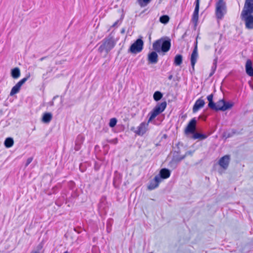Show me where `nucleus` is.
<instances>
[{
	"label": "nucleus",
	"mask_w": 253,
	"mask_h": 253,
	"mask_svg": "<svg viewBox=\"0 0 253 253\" xmlns=\"http://www.w3.org/2000/svg\"><path fill=\"white\" fill-rule=\"evenodd\" d=\"M213 95L211 94L207 96V99L209 101L208 107L211 109V108L214 107V102L213 101Z\"/></svg>",
	"instance_id": "obj_27"
},
{
	"label": "nucleus",
	"mask_w": 253,
	"mask_h": 253,
	"mask_svg": "<svg viewBox=\"0 0 253 253\" xmlns=\"http://www.w3.org/2000/svg\"><path fill=\"white\" fill-rule=\"evenodd\" d=\"M197 120L195 118H193L188 124L185 129L184 132L186 135L193 134L196 128Z\"/></svg>",
	"instance_id": "obj_7"
},
{
	"label": "nucleus",
	"mask_w": 253,
	"mask_h": 253,
	"mask_svg": "<svg viewBox=\"0 0 253 253\" xmlns=\"http://www.w3.org/2000/svg\"><path fill=\"white\" fill-rule=\"evenodd\" d=\"M186 35H187V34H186V32H185V33L182 35V39H184V37H185Z\"/></svg>",
	"instance_id": "obj_45"
},
{
	"label": "nucleus",
	"mask_w": 253,
	"mask_h": 253,
	"mask_svg": "<svg viewBox=\"0 0 253 253\" xmlns=\"http://www.w3.org/2000/svg\"><path fill=\"white\" fill-rule=\"evenodd\" d=\"M45 58H46V57H42L41 58H40V61H42L43 60H44Z\"/></svg>",
	"instance_id": "obj_47"
},
{
	"label": "nucleus",
	"mask_w": 253,
	"mask_h": 253,
	"mask_svg": "<svg viewBox=\"0 0 253 253\" xmlns=\"http://www.w3.org/2000/svg\"><path fill=\"white\" fill-rule=\"evenodd\" d=\"M171 47V41L169 37L162 38L156 41L153 43L154 51L148 54V60L151 64H156L158 61V55L157 52L166 53L169 51Z\"/></svg>",
	"instance_id": "obj_1"
},
{
	"label": "nucleus",
	"mask_w": 253,
	"mask_h": 253,
	"mask_svg": "<svg viewBox=\"0 0 253 253\" xmlns=\"http://www.w3.org/2000/svg\"><path fill=\"white\" fill-rule=\"evenodd\" d=\"M190 153L191 152L190 151H187L185 155L186 156L188 154H190Z\"/></svg>",
	"instance_id": "obj_49"
},
{
	"label": "nucleus",
	"mask_w": 253,
	"mask_h": 253,
	"mask_svg": "<svg viewBox=\"0 0 253 253\" xmlns=\"http://www.w3.org/2000/svg\"><path fill=\"white\" fill-rule=\"evenodd\" d=\"M117 120L115 118H113L110 119L109 125L111 127H114L117 124Z\"/></svg>",
	"instance_id": "obj_30"
},
{
	"label": "nucleus",
	"mask_w": 253,
	"mask_h": 253,
	"mask_svg": "<svg viewBox=\"0 0 253 253\" xmlns=\"http://www.w3.org/2000/svg\"><path fill=\"white\" fill-rule=\"evenodd\" d=\"M195 9L194 11V13H199V6H200V0H196L195 1Z\"/></svg>",
	"instance_id": "obj_31"
},
{
	"label": "nucleus",
	"mask_w": 253,
	"mask_h": 253,
	"mask_svg": "<svg viewBox=\"0 0 253 253\" xmlns=\"http://www.w3.org/2000/svg\"><path fill=\"white\" fill-rule=\"evenodd\" d=\"M216 65V60L215 59L214 60V62H213V65L212 66V71L213 70V69H214V67H215V65Z\"/></svg>",
	"instance_id": "obj_39"
},
{
	"label": "nucleus",
	"mask_w": 253,
	"mask_h": 253,
	"mask_svg": "<svg viewBox=\"0 0 253 253\" xmlns=\"http://www.w3.org/2000/svg\"><path fill=\"white\" fill-rule=\"evenodd\" d=\"M14 144V140L11 137H7L5 139L4 144L6 148L11 147Z\"/></svg>",
	"instance_id": "obj_25"
},
{
	"label": "nucleus",
	"mask_w": 253,
	"mask_h": 253,
	"mask_svg": "<svg viewBox=\"0 0 253 253\" xmlns=\"http://www.w3.org/2000/svg\"><path fill=\"white\" fill-rule=\"evenodd\" d=\"M148 124H146L144 122L141 123L140 125L138 126L137 129L134 131V132L139 136H142L147 130V126Z\"/></svg>",
	"instance_id": "obj_12"
},
{
	"label": "nucleus",
	"mask_w": 253,
	"mask_h": 253,
	"mask_svg": "<svg viewBox=\"0 0 253 253\" xmlns=\"http://www.w3.org/2000/svg\"><path fill=\"white\" fill-rule=\"evenodd\" d=\"M183 57L181 54H177L174 57V64L175 66H179L182 63Z\"/></svg>",
	"instance_id": "obj_22"
},
{
	"label": "nucleus",
	"mask_w": 253,
	"mask_h": 253,
	"mask_svg": "<svg viewBox=\"0 0 253 253\" xmlns=\"http://www.w3.org/2000/svg\"><path fill=\"white\" fill-rule=\"evenodd\" d=\"M49 105L50 106H52L54 105V102L53 101H50L49 103H48Z\"/></svg>",
	"instance_id": "obj_41"
},
{
	"label": "nucleus",
	"mask_w": 253,
	"mask_h": 253,
	"mask_svg": "<svg viewBox=\"0 0 253 253\" xmlns=\"http://www.w3.org/2000/svg\"><path fill=\"white\" fill-rule=\"evenodd\" d=\"M143 41L141 39H137L130 46L128 52L137 53L141 52L143 49Z\"/></svg>",
	"instance_id": "obj_5"
},
{
	"label": "nucleus",
	"mask_w": 253,
	"mask_h": 253,
	"mask_svg": "<svg viewBox=\"0 0 253 253\" xmlns=\"http://www.w3.org/2000/svg\"><path fill=\"white\" fill-rule=\"evenodd\" d=\"M119 22V20H117V21H116L114 24L113 25V27H115V26H117L118 24V23Z\"/></svg>",
	"instance_id": "obj_40"
},
{
	"label": "nucleus",
	"mask_w": 253,
	"mask_h": 253,
	"mask_svg": "<svg viewBox=\"0 0 253 253\" xmlns=\"http://www.w3.org/2000/svg\"><path fill=\"white\" fill-rule=\"evenodd\" d=\"M208 137V135L205 134H201L198 132H195L192 135V138L194 139H199L204 140Z\"/></svg>",
	"instance_id": "obj_23"
},
{
	"label": "nucleus",
	"mask_w": 253,
	"mask_h": 253,
	"mask_svg": "<svg viewBox=\"0 0 253 253\" xmlns=\"http://www.w3.org/2000/svg\"><path fill=\"white\" fill-rule=\"evenodd\" d=\"M148 35H149V40H151V33H149Z\"/></svg>",
	"instance_id": "obj_46"
},
{
	"label": "nucleus",
	"mask_w": 253,
	"mask_h": 253,
	"mask_svg": "<svg viewBox=\"0 0 253 253\" xmlns=\"http://www.w3.org/2000/svg\"><path fill=\"white\" fill-rule=\"evenodd\" d=\"M74 230L78 234L80 233L81 232L80 229L79 228H75Z\"/></svg>",
	"instance_id": "obj_38"
},
{
	"label": "nucleus",
	"mask_w": 253,
	"mask_h": 253,
	"mask_svg": "<svg viewBox=\"0 0 253 253\" xmlns=\"http://www.w3.org/2000/svg\"><path fill=\"white\" fill-rule=\"evenodd\" d=\"M133 129H134V127H132V128H131V130H133Z\"/></svg>",
	"instance_id": "obj_54"
},
{
	"label": "nucleus",
	"mask_w": 253,
	"mask_h": 253,
	"mask_svg": "<svg viewBox=\"0 0 253 253\" xmlns=\"http://www.w3.org/2000/svg\"><path fill=\"white\" fill-rule=\"evenodd\" d=\"M230 160V157L229 155H226L221 157L219 161L218 164L219 166L222 167L223 169H227Z\"/></svg>",
	"instance_id": "obj_10"
},
{
	"label": "nucleus",
	"mask_w": 253,
	"mask_h": 253,
	"mask_svg": "<svg viewBox=\"0 0 253 253\" xmlns=\"http://www.w3.org/2000/svg\"><path fill=\"white\" fill-rule=\"evenodd\" d=\"M56 97H57V96H54V97L53 98V100L55 99V98H56Z\"/></svg>",
	"instance_id": "obj_53"
},
{
	"label": "nucleus",
	"mask_w": 253,
	"mask_h": 253,
	"mask_svg": "<svg viewBox=\"0 0 253 253\" xmlns=\"http://www.w3.org/2000/svg\"><path fill=\"white\" fill-rule=\"evenodd\" d=\"M64 253H70L68 252V251H65Z\"/></svg>",
	"instance_id": "obj_52"
},
{
	"label": "nucleus",
	"mask_w": 253,
	"mask_h": 253,
	"mask_svg": "<svg viewBox=\"0 0 253 253\" xmlns=\"http://www.w3.org/2000/svg\"><path fill=\"white\" fill-rule=\"evenodd\" d=\"M151 0H138L139 4L142 6H145L148 4Z\"/></svg>",
	"instance_id": "obj_33"
},
{
	"label": "nucleus",
	"mask_w": 253,
	"mask_h": 253,
	"mask_svg": "<svg viewBox=\"0 0 253 253\" xmlns=\"http://www.w3.org/2000/svg\"><path fill=\"white\" fill-rule=\"evenodd\" d=\"M116 45V42L113 37H108L104 39L102 41V43L98 48V51L102 53L105 51L106 54H108Z\"/></svg>",
	"instance_id": "obj_2"
},
{
	"label": "nucleus",
	"mask_w": 253,
	"mask_h": 253,
	"mask_svg": "<svg viewBox=\"0 0 253 253\" xmlns=\"http://www.w3.org/2000/svg\"><path fill=\"white\" fill-rule=\"evenodd\" d=\"M33 161V158L30 157L28 158L27 160L26 163L25 164V167H27Z\"/></svg>",
	"instance_id": "obj_35"
},
{
	"label": "nucleus",
	"mask_w": 253,
	"mask_h": 253,
	"mask_svg": "<svg viewBox=\"0 0 253 253\" xmlns=\"http://www.w3.org/2000/svg\"><path fill=\"white\" fill-rule=\"evenodd\" d=\"M245 69L246 73L251 77H253V67L252 62L248 59L246 63Z\"/></svg>",
	"instance_id": "obj_16"
},
{
	"label": "nucleus",
	"mask_w": 253,
	"mask_h": 253,
	"mask_svg": "<svg viewBox=\"0 0 253 253\" xmlns=\"http://www.w3.org/2000/svg\"><path fill=\"white\" fill-rule=\"evenodd\" d=\"M197 43L198 42L196 41L194 42V47L190 58L191 64L193 70L194 69V66L198 57Z\"/></svg>",
	"instance_id": "obj_9"
},
{
	"label": "nucleus",
	"mask_w": 253,
	"mask_h": 253,
	"mask_svg": "<svg viewBox=\"0 0 253 253\" xmlns=\"http://www.w3.org/2000/svg\"><path fill=\"white\" fill-rule=\"evenodd\" d=\"M241 18L244 22L247 29H253V14H241Z\"/></svg>",
	"instance_id": "obj_6"
},
{
	"label": "nucleus",
	"mask_w": 253,
	"mask_h": 253,
	"mask_svg": "<svg viewBox=\"0 0 253 253\" xmlns=\"http://www.w3.org/2000/svg\"><path fill=\"white\" fill-rule=\"evenodd\" d=\"M253 13V0H245L243 9L241 14Z\"/></svg>",
	"instance_id": "obj_8"
},
{
	"label": "nucleus",
	"mask_w": 253,
	"mask_h": 253,
	"mask_svg": "<svg viewBox=\"0 0 253 253\" xmlns=\"http://www.w3.org/2000/svg\"><path fill=\"white\" fill-rule=\"evenodd\" d=\"M234 105V103L233 102H227L224 100V103L222 107H221L219 109L220 111H225L227 110L231 109Z\"/></svg>",
	"instance_id": "obj_19"
},
{
	"label": "nucleus",
	"mask_w": 253,
	"mask_h": 253,
	"mask_svg": "<svg viewBox=\"0 0 253 253\" xmlns=\"http://www.w3.org/2000/svg\"><path fill=\"white\" fill-rule=\"evenodd\" d=\"M199 19V13L193 12L192 17V21L194 23L195 25L196 26Z\"/></svg>",
	"instance_id": "obj_29"
},
{
	"label": "nucleus",
	"mask_w": 253,
	"mask_h": 253,
	"mask_svg": "<svg viewBox=\"0 0 253 253\" xmlns=\"http://www.w3.org/2000/svg\"><path fill=\"white\" fill-rule=\"evenodd\" d=\"M108 142H109V143H114V144H116L118 142V139L117 138H115V139H114L108 140Z\"/></svg>",
	"instance_id": "obj_36"
},
{
	"label": "nucleus",
	"mask_w": 253,
	"mask_h": 253,
	"mask_svg": "<svg viewBox=\"0 0 253 253\" xmlns=\"http://www.w3.org/2000/svg\"><path fill=\"white\" fill-rule=\"evenodd\" d=\"M52 118V115L51 113L46 112L43 114L42 121L44 123H49Z\"/></svg>",
	"instance_id": "obj_18"
},
{
	"label": "nucleus",
	"mask_w": 253,
	"mask_h": 253,
	"mask_svg": "<svg viewBox=\"0 0 253 253\" xmlns=\"http://www.w3.org/2000/svg\"><path fill=\"white\" fill-rule=\"evenodd\" d=\"M195 9L194 11V13H199V6H200V0H196L195 1Z\"/></svg>",
	"instance_id": "obj_32"
},
{
	"label": "nucleus",
	"mask_w": 253,
	"mask_h": 253,
	"mask_svg": "<svg viewBox=\"0 0 253 253\" xmlns=\"http://www.w3.org/2000/svg\"><path fill=\"white\" fill-rule=\"evenodd\" d=\"M30 78V75L26 76V77L24 78L23 79H21L20 81H19L20 84L23 85Z\"/></svg>",
	"instance_id": "obj_34"
},
{
	"label": "nucleus",
	"mask_w": 253,
	"mask_h": 253,
	"mask_svg": "<svg viewBox=\"0 0 253 253\" xmlns=\"http://www.w3.org/2000/svg\"><path fill=\"white\" fill-rule=\"evenodd\" d=\"M167 102L166 101L158 103L153 109L148 114L149 118L148 119V123L151 122L158 115L163 112L167 107Z\"/></svg>",
	"instance_id": "obj_3"
},
{
	"label": "nucleus",
	"mask_w": 253,
	"mask_h": 253,
	"mask_svg": "<svg viewBox=\"0 0 253 253\" xmlns=\"http://www.w3.org/2000/svg\"><path fill=\"white\" fill-rule=\"evenodd\" d=\"M84 140V137L83 135L79 134L77 136L75 140V145L74 147V149L76 151H79L81 149V146L83 144Z\"/></svg>",
	"instance_id": "obj_13"
},
{
	"label": "nucleus",
	"mask_w": 253,
	"mask_h": 253,
	"mask_svg": "<svg viewBox=\"0 0 253 253\" xmlns=\"http://www.w3.org/2000/svg\"><path fill=\"white\" fill-rule=\"evenodd\" d=\"M250 87L252 88V89L253 90V84H252L250 82L249 83Z\"/></svg>",
	"instance_id": "obj_43"
},
{
	"label": "nucleus",
	"mask_w": 253,
	"mask_h": 253,
	"mask_svg": "<svg viewBox=\"0 0 253 253\" xmlns=\"http://www.w3.org/2000/svg\"><path fill=\"white\" fill-rule=\"evenodd\" d=\"M163 96V94L160 91H156L153 94L154 100L156 101L160 100Z\"/></svg>",
	"instance_id": "obj_26"
},
{
	"label": "nucleus",
	"mask_w": 253,
	"mask_h": 253,
	"mask_svg": "<svg viewBox=\"0 0 253 253\" xmlns=\"http://www.w3.org/2000/svg\"><path fill=\"white\" fill-rule=\"evenodd\" d=\"M226 3L224 0H218L215 5V15L217 19H222L226 13Z\"/></svg>",
	"instance_id": "obj_4"
},
{
	"label": "nucleus",
	"mask_w": 253,
	"mask_h": 253,
	"mask_svg": "<svg viewBox=\"0 0 253 253\" xmlns=\"http://www.w3.org/2000/svg\"><path fill=\"white\" fill-rule=\"evenodd\" d=\"M216 65H215V67H214V69L210 74V76H209L210 77H211L213 75V74L214 73V72H215V71L216 70Z\"/></svg>",
	"instance_id": "obj_37"
},
{
	"label": "nucleus",
	"mask_w": 253,
	"mask_h": 253,
	"mask_svg": "<svg viewBox=\"0 0 253 253\" xmlns=\"http://www.w3.org/2000/svg\"><path fill=\"white\" fill-rule=\"evenodd\" d=\"M11 76L13 79H17L20 76V70L19 68L15 67L11 71Z\"/></svg>",
	"instance_id": "obj_21"
},
{
	"label": "nucleus",
	"mask_w": 253,
	"mask_h": 253,
	"mask_svg": "<svg viewBox=\"0 0 253 253\" xmlns=\"http://www.w3.org/2000/svg\"><path fill=\"white\" fill-rule=\"evenodd\" d=\"M115 180H116V178H114V181H113L114 184H115Z\"/></svg>",
	"instance_id": "obj_51"
},
{
	"label": "nucleus",
	"mask_w": 253,
	"mask_h": 253,
	"mask_svg": "<svg viewBox=\"0 0 253 253\" xmlns=\"http://www.w3.org/2000/svg\"><path fill=\"white\" fill-rule=\"evenodd\" d=\"M169 17L168 15H164L161 16L160 17L159 21L161 23L163 24H167L169 22Z\"/></svg>",
	"instance_id": "obj_28"
},
{
	"label": "nucleus",
	"mask_w": 253,
	"mask_h": 253,
	"mask_svg": "<svg viewBox=\"0 0 253 253\" xmlns=\"http://www.w3.org/2000/svg\"><path fill=\"white\" fill-rule=\"evenodd\" d=\"M172 77L173 76L172 75H170L168 77V79L169 80H171L172 79Z\"/></svg>",
	"instance_id": "obj_44"
},
{
	"label": "nucleus",
	"mask_w": 253,
	"mask_h": 253,
	"mask_svg": "<svg viewBox=\"0 0 253 253\" xmlns=\"http://www.w3.org/2000/svg\"><path fill=\"white\" fill-rule=\"evenodd\" d=\"M22 85L20 84V83L18 82L11 89L10 95L11 96H12L16 93H17L21 87Z\"/></svg>",
	"instance_id": "obj_20"
},
{
	"label": "nucleus",
	"mask_w": 253,
	"mask_h": 253,
	"mask_svg": "<svg viewBox=\"0 0 253 253\" xmlns=\"http://www.w3.org/2000/svg\"><path fill=\"white\" fill-rule=\"evenodd\" d=\"M205 104V101L202 98V97L199 98L195 102L193 107V112L194 113L198 111L200 108H202Z\"/></svg>",
	"instance_id": "obj_14"
},
{
	"label": "nucleus",
	"mask_w": 253,
	"mask_h": 253,
	"mask_svg": "<svg viewBox=\"0 0 253 253\" xmlns=\"http://www.w3.org/2000/svg\"><path fill=\"white\" fill-rule=\"evenodd\" d=\"M223 103H224V99L219 100L216 103H214V107L211 108V109L216 111H220V109H219V108L221 107H222V105H223Z\"/></svg>",
	"instance_id": "obj_24"
},
{
	"label": "nucleus",
	"mask_w": 253,
	"mask_h": 253,
	"mask_svg": "<svg viewBox=\"0 0 253 253\" xmlns=\"http://www.w3.org/2000/svg\"><path fill=\"white\" fill-rule=\"evenodd\" d=\"M174 153H176L177 154H178L180 153V151H179V150H178L177 151H175Z\"/></svg>",
	"instance_id": "obj_50"
},
{
	"label": "nucleus",
	"mask_w": 253,
	"mask_h": 253,
	"mask_svg": "<svg viewBox=\"0 0 253 253\" xmlns=\"http://www.w3.org/2000/svg\"><path fill=\"white\" fill-rule=\"evenodd\" d=\"M161 179L158 176H155L153 179L151 180L148 185V189L152 190L158 187Z\"/></svg>",
	"instance_id": "obj_11"
},
{
	"label": "nucleus",
	"mask_w": 253,
	"mask_h": 253,
	"mask_svg": "<svg viewBox=\"0 0 253 253\" xmlns=\"http://www.w3.org/2000/svg\"><path fill=\"white\" fill-rule=\"evenodd\" d=\"M169 165L170 166V167L173 168V169H174V164L170 165V164H169Z\"/></svg>",
	"instance_id": "obj_48"
},
{
	"label": "nucleus",
	"mask_w": 253,
	"mask_h": 253,
	"mask_svg": "<svg viewBox=\"0 0 253 253\" xmlns=\"http://www.w3.org/2000/svg\"><path fill=\"white\" fill-rule=\"evenodd\" d=\"M101 206H102V204H101L100 205V208H101Z\"/></svg>",
	"instance_id": "obj_55"
},
{
	"label": "nucleus",
	"mask_w": 253,
	"mask_h": 253,
	"mask_svg": "<svg viewBox=\"0 0 253 253\" xmlns=\"http://www.w3.org/2000/svg\"><path fill=\"white\" fill-rule=\"evenodd\" d=\"M185 157L186 155L182 156H179L178 155H174L172 160L170 162V164H174V168H176L177 166V164L183 160Z\"/></svg>",
	"instance_id": "obj_17"
},
{
	"label": "nucleus",
	"mask_w": 253,
	"mask_h": 253,
	"mask_svg": "<svg viewBox=\"0 0 253 253\" xmlns=\"http://www.w3.org/2000/svg\"><path fill=\"white\" fill-rule=\"evenodd\" d=\"M42 246L41 245V244H39L38 247H37V248L38 250H41L42 248Z\"/></svg>",
	"instance_id": "obj_42"
},
{
	"label": "nucleus",
	"mask_w": 253,
	"mask_h": 253,
	"mask_svg": "<svg viewBox=\"0 0 253 253\" xmlns=\"http://www.w3.org/2000/svg\"><path fill=\"white\" fill-rule=\"evenodd\" d=\"M170 170L166 168H163L160 170L159 174L156 176H158L161 180L162 179H167L170 176Z\"/></svg>",
	"instance_id": "obj_15"
}]
</instances>
